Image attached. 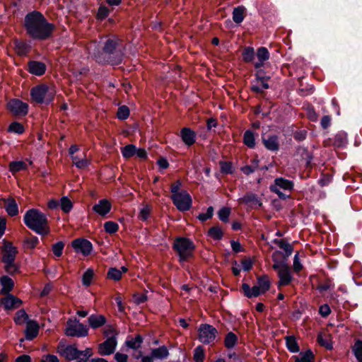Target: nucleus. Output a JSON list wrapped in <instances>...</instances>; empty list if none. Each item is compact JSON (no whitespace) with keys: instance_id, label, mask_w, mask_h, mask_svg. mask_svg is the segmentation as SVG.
Returning a JSON list of instances; mask_svg holds the SVG:
<instances>
[{"instance_id":"774afa93","label":"nucleus","mask_w":362,"mask_h":362,"mask_svg":"<svg viewBox=\"0 0 362 362\" xmlns=\"http://www.w3.org/2000/svg\"><path fill=\"white\" fill-rule=\"evenodd\" d=\"M151 207L149 205H146L142 209H141L139 214V218L142 221H146L150 216L151 214Z\"/></svg>"},{"instance_id":"72a5a7b5","label":"nucleus","mask_w":362,"mask_h":362,"mask_svg":"<svg viewBox=\"0 0 362 362\" xmlns=\"http://www.w3.org/2000/svg\"><path fill=\"white\" fill-rule=\"evenodd\" d=\"M14 50L17 55L21 57L26 56L30 50V47L25 42L15 41Z\"/></svg>"},{"instance_id":"338daca9","label":"nucleus","mask_w":362,"mask_h":362,"mask_svg":"<svg viewBox=\"0 0 362 362\" xmlns=\"http://www.w3.org/2000/svg\"><path fill=\"white\" fill-rule=\"evenodd\" d=\"M64 247V243L62 241L57 242V243L54 244L52 247L53 254L57 257H61L63 252Z\"/></svg>"},{"instance_id":"0e129e2a","label":"nucleus","mask_w":362,"mask_h":362,"mask_svg":"<svg viewBox=\"0 0 362 362\" xmlns=\"http://www.w3.org/2000/svg\"><path fill=\"white\" fill-rule=\"evenodd\" d=\"M110 10L105 6L101 4L98 8V13L96 14V18L100 21H103L109 15Z\"/></svg>"},{"instance_id":"20e7f679","label":"nucleus","mask_w":362,"mask_h":362,"mask_svg":"<svg viewBox=\"0 0 362 362\" xmlns=\"http://www.w3.org/2000/svg\"><path fill=\"white\" fill-rule=\"evenodd\" d=\"M55 95L54 87L45 83L37 85L30 89L31 100L37 104L48 105L54 100Z\"/></svg>"},{"instance_id":"69168bd1","label":"nucleus","mask_w":362,"mask_h":362,"mask_svg":"<svg viewBox=\"0 0 362 362\" xmlns=\"http://www.w3.org/2000/svg\"><path fill=\"white\" fill-rule=\"evenodd\" d=\"M255 81H269L271 79V76L269 73H267L264 69L256 71L255 73Z\"/></svg>"},{"instance_id":"3c124183","label":"nucleus","mask_w":362,"mask_h":362,"mask_svg":"<svg viewBox=\"0 0 362 362\" xmlns=\"http://www.w3.org/2000/svg\"><path fill=\"white\" fill-rule=\"evenodd\" d=\"M358 362H362V340L357 339L351 348Z\"/></svg>"},{"instance_id":"864d4df0","label":"nucleus","mask_w":362,"mask_h":362,"mask_svg":"<svg viewBox=\"0 0 362 362\" xmlns=\"http://www.w3.org/2000/svg\"><path fill=\"white\" fill-rule=\"evenodd\" d=\"M205 351L202 346L199 345L194 349L193 359L194 362H204Z\"/></svg>"},{"instance_id":"ddd939ff","label":"nucleus","mask_w":362,"mask_h":362,"mask_svg":"<svg viewBox=\"0 0 362 362\" xmlns=\"http://www.w3.org/2000/svg\"><path fill=\"white\" fill-rule=\"evenodd\" d=\"M113 331L112 326L105 328L103 330V334L108 337L107 340L98 345V354L101 356H107L113 353V336L109 337V334Z\"/></svg>"},{"instance_id":"603ef678","label":"nucleus","mask_w":362,"mask_h":362,"mask_svg":"<svg viewBox=\"0 0 362 362\" xmlns=\"http://www.w3.org/2000/svg\"><path fill=\"white\" fill-rule=\"evenodd\" d=\"M130 115V110L128 106L125 105H122L119 106L116 117L119 120H125L127 119Z\"/></svg>"},{"instance_id":"9b49d317","label":"nucleus","mask_w":362,"mask_h":362,"mask_svg":"<svg viewBox=\"0 0 362 362\" xmlns=\"http://www.w3.org/2000/svg\"><path fill=\"white\" fill-rule=\"evenodd\" d=\"M170 199L173 204L180 211H187L192 208V198L189 193L186 190H182L181 194H175L171 196Z\"/></svg>"},{"instance_id":"4c0bfd02","label":"nucleus","mask_w":362,"mask_h":362,"mask_svg":"<svg viewBox=\"0 0 362 362\" xmlns=\"http://www.w3.org/2000/svg\"><path fill=\"white\" fill-rule=\"evenodd\" d=\"M119 40L115 35V66L119 64L124 55V48L119 45L118 41Z\"/></svg>"},{"instance_id":"5fc2aeb1","label":"nucleus","mask_w":362,"mask_h":362,"mask_svg":"<svg viewBox=\"0 0 362 362\" xmlns=\"http://www.w3.org/2000/svg\"><path fill=\"white\" fill-rule=\"evenodd\" d=\"M28 319V315L26 313L25 310L21 309L16 312L14 317V322L16 325H23Z\"/></svg>"},{"instance_id":"f257e3e1","label":"nucleus","mask_w":362,"mask_h":362,"mask_svg":"<svg viewBox=\"0 0 362 362\" xmlns=\"http://www.w3.org/2000/svg\"><path fill=\"white\" fill-rule=\"evenodd\" d=\"M26 33L33 39L46 40L52 37L55 25L49 23L43 14L33 11L26 14L24 18Z\"/></svg>"},{"instance_id":"2f4dec72","label":"nucleus","mask_w":362,"mask_h":362,"mask_svg":"<svg viewBox=\"0 0 362 362\" xmlns=\"http://www.w3.org/2000/svg\"><path fill=\"white\" fill-rule=\"evenodd\" d=\"M272 259L274 262V264L272 265L273 269H281V267L287 264V259L283 258V252L280 250H275L272 253Z\"/></svg>"},{"instance_id":"9d476101","label":"nucleus","mask_w":362,"mask_h":362,"mask_svg":"<svg viewBox=\"0 0 362 362\" xmlns=\"http://www.w3.org/2000/svg\"><path fill=\"white\" fill-rule=\"evenodd\" d=\"M217 334V329L209 324H201L198 329V339L205 344L213 343Z\"/></svg>"},{"instance_id":"423d86ee","label":"nucleus","mask_w":362,"mask_h":362,"mask_svg":"<svg viewBox=\"0 0 362 362\" xmlns=\"http://www.w3.org/2000/svg\"><path fill=\"white\" fill-rule=\"evenodd\" d=\"M58 352L66 360L88 361L93 354L91 348H86L84 351H79L76 344L63 346L58 348Z\"/></svg>"},{"instance_id":"13d9d810","label":"nucleus","mask_w":362,"mask_h":362,"mask_svg":"<svg viewBox=\"0 0 362 362\" xmlns=\"http://www.w3.org/2000/svg\"><path fill=\"white\" fill-rule=\"evenodd\" d=\"M94 276V272L92 269H88L83 274L82 284L83 286H89Z\"/></svg>"},{"instance_id":"7c9ffc66","label":"nucleus","mask_w":362,"mask_h":362,"mask_svg":"<svg viewBox=\"0 0 362 362\" xmlns=\"http://www.w3.org/2000/svg\"><path fill=\"white\" fill-rule=\"evenodd\" d=\"M291 358L295 362H315V355L310 349L300 351L298 356H293Z\"/></svg>"},{"instance_id":"a19ab883","label":"nucleus","mask_w":362,"mask_h":362,"mask_svg":"<svg viewBox=\"0 0 362 362\" xmlns=\"http://www.w3.org/2000/svg\"><path fill=\"white\" fill-rule=\"evenodd\" d=\"M206 235L215 240H221L223 237V232L219 225L217 224L211 227Z\"/></svg>"},{"instance_id":"bf43d9fd","label":"nucleus","mask_w":362,"mask_h":362,"mask_svg":"<svg viewBox=\"0 0 362 362\" xmlns=\"http://www.w3.org/2000/svg\"><path fill=\"white\" fill-rule=\"evenodd\" d=\"M60 207L64 213H69L73 208V204L69 198L63 197L60 199Z\"/></svg>"},{"instance_id":"e2e57ef3","label":"nucleus","mask_w":362,"mask_h":362,"mask_svg":"<svg viewBox=\"0 0 362 362\" xmlns=\"http://www.w3.org/2000/svg\"><path fill=\"white\" fill-rule=\"evenodd\" d=\"M317 343L322 347H325L327 350H332L333 349L332 343L323 338L322 334L320 333L317 337Z\"/></svg>"},{"instance_id":"39448f33","label":"nucleus","mask_w":362,"mask_h":362,"mask_svg":"<svg viewBox=\"0 0 362 362\" xmlns=\"http://www.w3.org/2000/svg\"><path fill=\"white\" fill-rule=\"evenodd\" d=\"M18 250L10 242H4L1 248V261L4 263L5 271L13 275L18 272V267L15 264Z\"/></svg>"},{"instance_id":"f8f14e48","label":"nucleus","mask_w":362,"mask_h":362,"mask_svg":"<svg viewBox=\"0 0 362 362\" xmlns=\"http://www.w3.org/2000/svg\"><path fill=\"white\" fill-rule=\"evenodd\" d=\"M7 109L14 115L24 117L28 112V104L19 99H11L7 103Z\"/></svg>"},{"instance_id":"cd10ccee","label":"nucleus","mask_w":362,"mask_h":362,"mask_svg":"<svg viewBox=\"0 0 362 362\" xmlns=\"http://www.w3.org/2000/svg\"><path fill=\"white\" fill-rule=\"evenodd\" d=\"M4 208L7 214L11 216H15L18 214V207L16 200L13 198L4 199Z\"/></svg>"},{"instance_id":"a878e982","label":"nucleus","mask_w":362,"mask_h":362,"mask_svg":"<svg viewBox=\"0 0 362 362\" xmlns=\"http://www.w3.org/2000/svg\"><path fill=\"white\" fill-rule=\"evenodd\" d=\"M273 243L284 250L283 258L288 259L293 252V247L286 239H274Z\"/></svg>"},{"instance_id":"79ce46f5","label":"nucleus","mask_w":362,"mask_h":362,"mask_svg":"<svg viewBox=\"0 0 362 362\" xmlns=\"http://www.w3.org/2000/svg\"><path fill=\"white\" fill-rule=\"evenodd\" d=\"M286 346L291 353H298L300 351L299 345L294 336H287L285 337Z\"/></svg>"},{"instance_id":"bb28decb","label":"nucleus","mask_w":362,"mask_h":362,"mask_svg":"<svg viewBox=\"0 0 362 362\" xmlns=\"http://www.w3.org/2000/svg\"><path fill=\"white\" fill-rule=\"evenodd\" d=\"M88 322L92 329H98L106 323V318L103 315L93 314L88 317Z\"/></svg>"},{"instance_id":"c85d7f7f","label":"nucleus","mask_w":362,"mask_h":362,"mask_svg":"<svg viewBox=\"0 0 362 362\" xmlns=\"http://www.w3.org/2000/svg\"><path fill=\"white\" fill-rule=\"evenodd\" d=\"M241 288L245 296L248 298H255L259 296L260 294H263L259 290V287L257 285L253 286L251 288L249 284L244 283L242 284Z\"/></svg>"},{"instance_id":"e433bc0d","label":"nucleus","mask_w":362,"mask_h":362,"mask_svg":"<svg viewBox=\"0 0 362 362\" xmlns=\"http://www.w3.org/2000/svg\"><path fill=\"white\" fill-rule=\"evenodd\" d=\"M9 171L12 175H15L17 173L25 170L28 169L27 164L23 160L12 161L8 165Z\"/></svg>"},{"instance_id":"c756f323","label":"nucleus","mask_w":362,"mask_h":362,"mask_svg":"<svg viewBox=\"0 0 362 362\" xmlns=\"http://www.w3.org/2000/svg\"><path fill=\"white\" fill-rule=\"evenodd\" d=\"M332 145L335 148H344L348 144L347 134L341 131L339 132L332 139Z\"/></svg>"},{"instance_id":"4d7b16f0","label":"nucleus","mask_w":362,"mask_h":362,"mask_svg":"<svg viewBox=\"0 0 362 362\" xmlns=\"http://www.w3.org/2000/svg\"><path fill=\"white\" fill-rule=\"evenodd\" d=\"M231 211L229 207H222L218 211V218L224 222L228 223L229 221V217L230 215Z\"/></svg>"},{"instance_id":"2eb2a0df","label":"nucleus","mask_w":362,"mask_h":362,"mask_svg":"<svg viewBox=\"0 0 362 362\" xmlns=\"http://www.w3.org/2000/svg\"><path fill=\"white\" fill-rule=\"evenodd\" d=\"M71 246L76 252H81L84 256L90 254L93 246L91 243L84 238H76L71 242Z\"/></svg>"},{"instance_id":"09e8293b","label":"nucleus","mask_w":362,"mask_h":362,"mask_svg":"<svg viewBox=\"0 0 362 362\" xmlns=\"http://www.w3.org/2000/svg\"><path fill=\"white\" fill-rule=\"evenodd\" d=\"M243 60L246 63L252 62L255 57V52L252 47H246L242 53Z\"/></svg>"},{"instance_id":"ea45409f","label":"nucleus","mask_w":362,"mask_h":362,"mask_svg":"<svg viewBox=\"0 0 362 362\" xmlns=\"http://www.w3.org/2000/svg\"><path fill=\"white\" fill-rule=\"evenodd\" d=\"M240 202L245 204L252 203L261 207L262 203L259 199L258 196L252 192H247L241 199Z\"/></svg>"},{"instance_id":"c9c22d12","label":"nucleus","mask_w":362,"mask_h":362,"mask_svg":"<svg viewBox=\"0 0 362 362\" xmlns=\"http://www.w3.org/2000/svg\"><path fill=\"white\" fill-rule=\"evenodd\" d=\"M246 8L243 6H238L235 7L233 11V20L237 23H241L245 16Z\"/></svg>"},{"instance_id":"a18cd8bd","label":"nucleus","mask_w":362,"mask_h":362,"mask_svg":"<svg viewBox=\"0 0 362 362\" xmlns=\"http://www.w3.org/2000/svg\"><path fill=\"white\" fill-rule=\"evenodd\" d=\"M151 353L154 358L160 360L166 358L169 355V351L165 346H161L158 348L153 349Z\"/></svg>"},{"instance_id":"1a4fd4ad","label":"nucleus","mask_w":362,"mask_h":362,"mask_svg":"<svg viewBox=\"0 0 362 362\" xmlns=\"http://www.w3.org/2000/svg\"><path fill=\"white\" fill-rule=\"evenodd\" d=\"M93 47H95V43H91L88 46L89 54H93L95 60L99 64H104L110 59V54L113 52V40L108 39L101 52L98 53L91 52Z\"/></svg>"},{"instance_id":"5701e85b","label":"nucleus","mask_w":362,"mask_h":362,"mask_svg":"<svg viewBox=\"0 0 362 362\" xmlns=\"http://www.w3.org/2000/svg\"><path fill=\"white\" fill-rule=\"evenodd\" d=\"M273 243L284 250L283 258L288 259L293 252V247L286 239H274Z\"/></svg>"},{"instance_id":"8fccbe9b","label":"nucleus","mask_w":362,"mask_h":362,"mask_svg":"<svg viewBox=\"0 0 362 362\" xmlns=\"http://www.w3.org/2000/svg\"><path fill=\"white\" fill-rule=\"evenodd\" d=\"M220 171L223 175H232L234 173L233 163L230 161L220 160Z\"/></svg>"},{"instance_id":"58836bf2","label":"nucleus","mask_w":362,"mask_h":362,"mask_svg":"<svg viewBox=\"0 0 362 362\" xmlns=\"http://www.w3.org/2000/svg\"><path fill=\"white\" fill-rule=\"evenodd\" d=\"M143 341L144 337L142 335L138 334L135 336V337H131V339H127L125 343L129 348L137 350L141 346Z\"/></svg>"},{"instance_id":"6ab92c4d","label":"nucleus","mask_w":362,"mask_h":362,"mask_svg":"<svg viewBox=\"0 0 362 362\" xmlns=\"http://www.w3.org/2000/svg\"><path fill=\"white\" fill-rule=\"evenodd\" d=\"M112 209V204L107 199H103L93 206V211L101 216H105Z\"/></svg>"},{"instance_id":"f3484780","label":"nucleus","mask_w":362,"mask_h":362,"mask_svg":"<svg viewBox=\"0 0 362 362\" xmlns=\"http://www.w3.org/2000/svg\"><path fill=\"white\" fill-rule=\"evenodd\" d=\"M47 66L44 62L30 61L28 63V71L35 76H42L46 71Z\"/></svg>"},{"instance_id":"dca6fc26","label":"nucleus","mask_w":362,"mask_h":362,"mask_svg":"<svg viewBox=\"0 0 362 362\" xmlns=\"http://www.w3.org/2000/svg\"><path fill=\"white\" fill-rule=\"evenodd\" d=\"M262 142L265 148L271 152H277L280 148L279 138L276 134L262 135Z\"/></svg>"},{"instance_id":"7ed1b4c3","label":"nucleus","mask_w":362,"mask_h":362,"mask_svg":"<svg viewBox=\"0 0 362 362\" xmlns=\"http://www.w3.org/2000/svg\"><path fill=\"white\" fill-rule=\"evenodd\" d=\"M173 250L179 257V262L182 264L194 258L196 246L194 242L186 237H176L172 245Z\"/></svg>"},{"instance_id":"f704fd0d","label":"nucleus","mask_w":362,"mask_h":362,"mask_svg":"<svg viewBox=\"0 0 362 362\" xmlns=\"http://www.w3.org/2000/svg\"><path fill=\"white\" fill-rule=\"evenodd\" d=\"M0 283L2 286L1 293L8 294L13 288L14 282L8 276H3L0 279Z\"/></svg>"},{"instance_id":"4468645a","label":"nucleus","mask_w":362,"mask_h":362,"mask_svg":"<svg viewBox=\"0 0 362 362\" xmlns=\"http://www.w3.org/2000/svg\"><path fill=\"white\" fill-rule=\"evenodd\" d=\"M277 272L278 277L279 281L277 283V287L279 289L282 286L289 285L293 279L292 276L291 267L286 264L281 267V269H274Z\"/></svg>"},{"instance_id":"6e6d98bb","label":"nucleus","mask_w":362,"mask_h":362,"mask_svg":"<svg viewBox=\"0 0 362 362\" xmlns=\"http://www.w3.org/2000/svg\"><path fill=\"white\" fill-rule=\"evenodd\" d=\"M256 55L260 62H266L269 59L270 54L267 47H260L257 49Z\"/></svg>"},{"instance_id":"052dcab7","label":"nucleus","mask_w":362,"mask_h":362,"mask_svg":"<svg viewBox=\"0 0 362 362\" xmlns=\"http://www.w3.org/2000/svg\"><path fill=\"white\" fill-rule=\"evenodd\" d=\"M8 132L21 134L25 132V128L22 124L18 122H13L10 124L8 129Z\"/></svg>"},{"instance_id":"680f3d73","label":"nucleus","mask_w":362,"mask_h":362,"mask_svg":"<svg viewBox=\"0 0 362 362\" xmlns=\"http://www.w3.org/2000/svg\"><path fill=\"white\" fill-rule=\"evenodd\" d=\"M268 81H259V82L261 83L262 88L257 85H252L250 89L255 93L262 94L264 93L263 89H269L270 88Z\"/></svg>"},{"instance_id":"f03ea898","label":"nucleus","mask_w":362,"mask_h":362,"mask_svg":"<svg viewBox=\"0 0 362 362\" xmlns=\"http://www.w3.org/2000/svg\"><path fill=\"white\" fill-rule=\"evenodd\" d=\"M25 225L37 234L47 235L50 232L47 216L36 209L28 210L23 217Z\"/></svg>"},{"instance_id":"aec40b11","label":"nucleus","mask_w":362,"mask_h":362,"mask_svg":"<svg viewBox=\"0 0 362 362\" xmlns=\"http://www.w3.org/2000/svg\"><path fill=\"white\" fill-rule=\"evenodd\" d=\"M23 302L21 299L13 295H8L1 299V304L4 305L6 310H11L19 308Z\"/></svg>"},{"instance_id":"de8ad7c7","label":"nucleus","mask_w":362,"mask_h":362,"mask_svg":"<svg viewBox=\"0 0 362 362\" xmlns=\"http://www.w3.org/2000/svg\"><path fill=\"white\" fill-rule=\"evenodd\" d=\"M121 153L125 159H129L136 153V147L134 144H127L121 148Z\"/></svg>"},{"instance_id":"473e14b6","label":"nucleus","mask_w":362,"mask_h":362,"mask_svg":"<svg viewBox=\"0 0 362 362\" xmlns=\"http://www.w3.org/2000/svg\"><path fill=\"white\" fill-rule=\"evenodd\" d=\"M255 135L258 136L251 129H247L243 134V144L249 148L253 149L255 148Z\"/></svg>"},{"instance_id":"393cba45","label":"nucleus","mask_w":362,"mask_h":362,"mask_svg":"<svg viewBox=\"0 0 362 362\" xmlns=\"http://www.w3.org/2000/svg\"><path fill=\"white\" fill-rule=\"evenodd\" d=\"M273 243L284 250L283 258L288 259L293 252V247L286 239H274Z\"/></svg>"},{"instance_id":"a211bd4d","label":"nucleus","mask_w":362,"mask_h":362,"mask_svg":"<svg viewBox=\"0 0 362 362\" xmlns=\"http://www.w3.org/2000/svg\"><path fill=\"white\" fill-rule=\"evenodd\" d=\"M180 137L187 146H192L196 142V133L189 127H183L180 130Z\"/></svg>"},{"instance_id":"49530a36","label":"nucleus","mask_w":362,"mask_h":362,"mask_svg":"<svg viewBox=\"0 0 362 362\" xmlns=\"http://www.w3.org/2000/svg\"><path fill=\"white\" fill-rule=\"evenodd\" d=\"M257 286L259 287V290L262 293H265L270 288L271 283L268 279V276H261L257 278Z\"/></svg>"},{"instance_id":"b1692460","label":"nucleus","mask_w":362,"mask_h":362,"mask_svg":"<svg viewBox=\"0 0 362 362\" xmlns=\"http://www.w3.org/2000/svg\"><path fill=\"white\" fill-rule=\"evenodd\" d=\"M273 243L284 250L283 258L288 259L293 252V247L286 239H274Z\"/></svg>"},{"instance_id":"412c9836","label":"nucleus","mask_w":362,"mask_h":362,"mask_svg":"<svg viewBox=\"0 0 362 362\" xmlns=\"http://www.w3.org/2000/svg\"><path fill=\"white\" fill-rule=\"evenodd\" d=\"M39 325L35 320H29L27 322L25 330V336L27 340H33L39 333Z\"/></svg>"},{"instance_id":"37998d69","label":"nucleus","mask_w":362,"mask_h":362,"mask_svg":"<svg viewBox=\"0 0 362 362\" xmlns=\"http://www.w3.org/2000/svg\"><path fill=\"white\" fill-rule=\"evenodd\" d=\"M73 163L78 168H84L89 164V160L86 158V155L83 153L81 156H72Z\"/></svg>"},{"instance_id":"6e6552de","label":"nucleus","mask_w":362,"mask_h":362,"mask_svg":"<svg viewBox=\"0 0 362 362\" xmlns=\"http://www.w3.org/2000/svg\"><path fill=\"white\" fill-rule=\"evenodd\" d=\"M64 334L68 337H84L88 334V328L76 318L69 319L66 322Z\"/></svg>"},{"instance_id":"c03bdc74","label":"nucleus","mask_w":362,"mask_h":362,"mask_svg":"<svg viewBox=\"0 0 362 362\" xmlns=\"http://www.w3.org/2000/svg\"><path fill=\"white\" fill-rule=\"evenodd\" d=\"M238 336L233 332H229L224 339V346L228 349H233L238 343Z\"/></svg>"},{"instance_id":"4be33fe9","label":"nucleus","mask_w":362,"mask_h":362,"mask_svg":"<svg viewBox=\"0 0 362 362\" xmlns=\"http://www.w3.org/2000/svg\"><path fill=\"white\" fill-rule=\"evenodd\" d=\"M273 243L284 250L283 258L288 259L293 252V247L286 239H274Z\"/></svg>"},{"instance_id":"0eeeda50","label":"nucleus","mask_w":362,"mask_h":362,"mask_svg":"<svg viewBox=\"0 0 362 362\" xmlns=\"http://www.w3.org/2000/svg\"><path fill=\"white\" fill-rule=\"evenodd\" d=\"M293 188V181L287 180L283 177H276L273 183L269 186V190L272 192L276 194L278 197L282 200L290 199L291 196L284 193L281 189L291 192Z\"/></svg>"}]
</instances>
